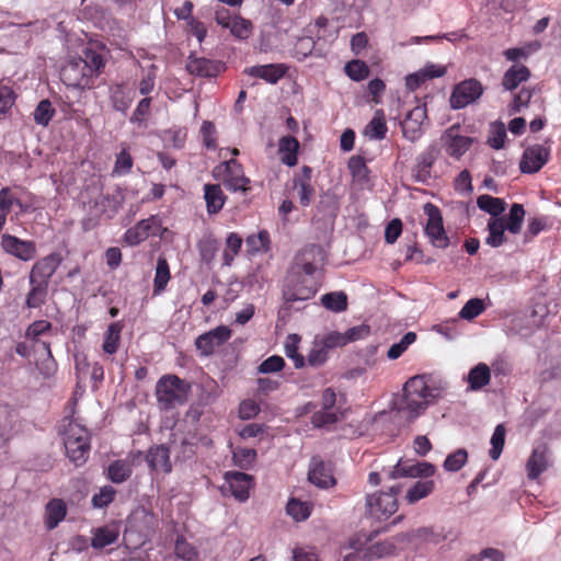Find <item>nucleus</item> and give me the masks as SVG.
I'll return each mask as SVG.
<instances>
[{
    "label": "nucleus",
    "mask_w": 561,
    "mask_h": 561,
    "mask_svg": "<svg viewBox=\"0 0 561 561\" xmlns=\"http://www.w3.org/2000/svg\"><path fill=\"white\" fill-rule=\"evenodd\" d=\"M403 401L399 412L408 421H413L425 409L440 399L446 391V383L425 375L411 377L404 385Z\"/></svg>",
    "instance_id": "f257e3e1"
},
{
    "label": "nucleus",
    "mask_w": 561,
    "mask_h": 561,
    "mask_svg": "<svg viewBox=\"0 0 561 561\" xmlns=\"http://www.w3.org/2000/svg\"><path fill=\"white\" fill-rule=\"evenodd\" d=\"M62 437L66 455L76 466L83 465L90 453V434L75 420L64 419Z\"/></svg>",
    "instance_id": "f03ea898"
},
{
    "label": "nucleus",
    "mask_w": 561,
    "mask_h": 561,
    "mask_svg": "<svg viewBox=\"0 0 561 561\" xmlns=\"http://www.w3.org/2000/svg\"><path fill=\"white\" fill-rule=\"evenodd\" d=\"M191 385L175 375L162 376L156 385L159 408L171 410L183 405L188 398Z\"/></svg>",
    "instance_id": "7ed1b4c3"
},
{
    "label": "nucleus",
    "mask_w": 561,
    "mask_h": 561,
    "mask_svg": "<svg viewBox=\"0 0 561 561\" xmlns=\"http://www.w3.org/2000/svg\"><path fill=\"white\" fill-rule=\"evenodd\" d=\"M401 492L399 485H393L388 492H376L366 495V515L377 522L387 520L398 511L397 496Z\"/></svg>",
    "instance_id": "20e7f679"
},
{
    "label": "nucleus",
    "mask_w": 561,
    "mask_h": 561,
    "mask_svg": "<svg viewBox=\"0 0 561 561\" xmlns=\"http://www.w3.org/2000/svg\"><path fill=\"white\" fill-rule=\"evenodd\" d=\"M318 291L314 278H302L299 273L288 272L284 287L283 298L286 302L305 301L311 299Z\"/></svg>",
    "instance_id": "39448f33"
},
{
    "label": "nucleus",
    "mask_w": 561,
    "mask_h": 561,
    "mask_svg": "<svg viewBox=\"0 0 561 561\" xmlns=\"http://www.w3.org/2000/svg\"><path fill=\"white\" fill-rule=\"evenodd\" d=\"M62 82L70 88L75 89H90L94 84V78L91 70L79 58L70 59L60 71Z\"/></svg>",
    "instance_id": "423d86ee"
},
{
    "label": "nucleus",
    "mask_w": 561,
    "mask_h": 561,
    "mask_svg": "<svg viewBox=\"0 0 561 561\" xmlns=\"http://www.w3.org/2000/svg\"><path fill=\"white\" fill-rule=\"evenodd\" d=\"M424 213L427 215V222L424 228L425 236L433 247L446 249L449 245V238L445 231L439 208L427 203L424 206Z\"/></svg>",
    "instance_id": "0eeeda50"
},
{
    "label": "nucleus",
    "mask_w": 561,
    "mask_h": 561,
    "mask_svg": "<svg viewBox=\"0 0 561 561\" xmlns=\"http://www.w3.org/2000/svg\"><path fill=\"white\" fill-rule=\"evenodd\" d=\"M483 87L477 79H467L458 84L451 91L449 103L454 110H461L474 103L481 98Z\"/></svg>",
    "instance_id": "6e6552de"
},
{
    "label": "nucleus",
    "mask_w": 561,
    "mask_h": 561,
    "mask_svg": "<svg viewBox=\"0 0 561 561\" xmlns=\"http://www.w3.org/2000/svg\"><path fill=\"white\" fill-rule=\"evenodd\" d=\"M215 172L224 173L222 182L229 191L245 193L250 190V179L243 174L241 164L234 159L224 161Z\"/></svg>",
    "instance_id": "1a4fd4ad"
},
{
    "label": "nucleus",
    "mask_w": 561,
    "mask_h": 561,
    "mask_svg": "<svg viewBox=\"0 0 561 561\" xmlns=\"http://www.w3.org/2000/svg\"><path fill=\"white\" fill-rule=\"evenodd\" d=\"M231 336V330L226 325H219L206 333L198 335L195 347L201 356H210L215 350L225 344Z\"/></svg>",
    "instance_id": "9d476101"
},
{
    "label": "nucleus",
    "mask_w": 561,
    "mask_h": 561,
    "mask_svg": "<svg viewBox=\"0 0 561 561\" xmlns=\"http://www.w3.org/2000/svg\"><path fill=\"white\" fill-rule=\"evenodd\" d=\"M440 140L446 153L455 159H460L473 144V138L459 134L458 125L447 128Z\"/></svg>",
    "instance_id": "9b49d317"
},
{
    "label": "nucleus",
    "mask_w": 561,
    "mask_h": 561,
    "mask_svg": "<svg viewBox=\"0 0 561 561\" xmlns=\"http://www.w3.org/2000/svg\"><path fill=\"white\" fill-rule=\"evenodd\" d=\"M550 147L536 144L524 150L519 162L522 173L533 174L538 172L549 160Z\"/></svg>",
    "instance_id": "f8f14e48"
},
{
    "label": "nucleus",
    "mask_w": 561,
    "mask_h": 561,
    "mask_svg": "<svg viewBox=\"0 0 561 561\" xmlns=\"http://www.w3.org/2000/svg\"><path fill=\"white\" fill-rule=\"evenodd\" d=\"M1 249L23 262H28L36 256L35 242L22 240L15 236L4 233L1 236Z\"/></svg>",
    "instance_id": "ddd939ff"
},
{
    "label": "nucleus",
    "mask_w": 561,
    "mask_h": 561,
    "mask_svg": "<svg viewBox=\"0 0 561 561\" xmlns=\"http://www.w3.org/2000/svg\"><path fill=\"white\" fill-rule=\"evenodd\" d=\"M61 261L62 259L59 253H50L36 261L30 272V283L48 286L51 276L61 264Z\"/></svg>",
    "instance_id": "4468645a"
},
{
    "label": "nucleus",
    "mask_w": 561,
    "mask_h": 561,
    "mask_svg": "<svg viewBox=\"0 0 561 561\" xmlns=\"http://www.w3.org/2000/svg\"><path fill=\"white\" fill-rule=\"evenodd\" d=\"M440 149L437 144H431L416 158L413 168V176L416 182L427 183L431 179V170L435 161L438 159Z\"/></svg>",
    "instance_id": "2eb2a0df"
},
{
    "label": "nucleus",
    "mask_w": 561,
    "mask_h": 561,
    "mask_svg": "<svg viewBox=\"0 0 561 561\" xmlns=\"http://www.w3.org/2000/svg\"><path fill=\"white\" fill-rule=\"evenodd\" d=\"M427 119L426 108L415 106L401 122L402 135L405 139L414 142L423 135V124Z\"/></svg>",
    "instance_id": "dca6fc26"
},
{
    "label": "nucleus",
    "mask_w": 561,
    "mask_h": 561,
    "mask_svg": "<svg viewBox=\"0 0 561 561\" xmlns=\"http://www.w3.org/2000/svg\"><path fill=\"white\" fill-rule=\"evenodd\" d=\"M435 473V467L430 462H409L399 461L390 471L387 472L388 479H398L402 477L428 478Z\"/></svg>",
    "instance_id": "f3484780"
},
{
    "label": "nucleus",
    "mask_w": 561,
    "mask_h": 561,
    "mask_svg": "<svg viewBox=\"0 0 561 561\" xmlns=\"http://www.w3.org/2000/svg\"><path fill=\"white\" fill-rule=\"evenodd\" d=\"M160 228V220L156 216L140 220L136 226L126 230L124 241L128 245H137L149 236L156 234Z\"/></svg>",
    "instance_id": "a211bd4d"
},
{
    "label": "nucleus",
    "mask_w": 561,
    "mask_h": 561,
    "mask_svg": "<svg viewBox=\"0 0 561 561\" xmlns=\"http://www.w3.org/2000/svg\"><path fill=\"white\" fill-rule=\"evenodd\" d=\"M308 480L318 488L328 489L336 483L331 466L313 457L308 471Z\"/></svg>",
    "instance_id": "6ab92c4d"
},
{
    "label": "nucleus",
    "mask_w": 561,
    "mask_h": 561,
    "mask_svg": "<svg viewBox=\"0 0 561 561\" xmlns=\"http://www.w3.org/2000/svg\"><path fill=\"white\" fill-rule=\"evenodd\" d=\"M225 481L229 486L231 494L240 502H244L249 499V492L252 488V476L238 472L228 471L225 473Z\"/></svg>",
    "instance_id": "aec40b11"
},
{
    "label": "nucleus",
    "mask_w": 561,
    "mask_h": 561,
    "mask_svg": "<svg viewBox=\"0 0 561 561\" xmlns=\"http://www.w3.org/2000/svg\"><path fill=\"white\" fill-rule=\"evenodd\" d=\"M492 371L497 375L500 374V369L497 366L492 365V369L485 363H478L473 366L468 375L465 377V380L468 383V391H479L485 386H488L491 381Z\"/></svg>",
    "instance_id": "412c9836"
},
{
    "label": "nucleus",
    "mask_w": 561,
    "mask_h": 561,
    "mask_svg": "<svg viewBox=\"0 0 561 561\" xmlns=\"http://www.w3.org/2000/svg\"><path fill=\"white\" fill-rule=\"evenodd\" d=\"M285 64H267L252 66L244 69V73L264 80L270 84H276L287 72Z\"/></svg>",
    "instance_id": "4be33fe9"
},
{
    "label": "nucleus",
    "mask_w": 561,
    "mask_h": 561,
    "mask_svg": "<svg viewBox=\"0 0 561 561\" xmlns=\"http://www.w3.org/2000/svg\"><path fill=\"white\" fill-rule=\"evenodd\" d=\"M549 467V448L546 444L534 447L526 463L527 477L530 480L537 479Z\"/></svg>",
    "instance_id": "5701e85b"
},
{
    "label": "nucleus",
    "mask_w": 561,
    "mask_h": 561,
    "mask_svg": "<svg viewBox=\"0 0 561 561\" xmlns=\"http://www.w3.org/2000/svg\"><path fill=\"white\" fill-rule=\"evenodd\" d=\"M224 69L220 61L210 60L204 57L190 56L186 62V70L198 77H216Z\"/></svg>",
    "instance_id": "b1692460"
},
{
    "label": "nucleus",
    "mask_w": 561,
    "mask_h": 561,
    "mask_svg": "<svg viewBox=\"0 0 561 561\" xmlns=\"http://www.w3.org/2000/svg\"><path fill=\"white\" fill-rule=\"evenodd\" d=\"M146 461L151 470H161L164 473L172 471L170 449L165 445L150 447L146 454Z\"/></svg>",
    "instance_id": "393cba45"
},
{
    "label": "nucleus",
    "mask_w": 561,
    "mask_h": 561,
    "mask_svg": "<svg viewBox=\"0 0 561 561\" xmlns=\"http://www.w3.org/2000/svg\"><path fill=\"white\" fill-rule=\"evenodd\" d=\"M123 201L124 197L119 191L113 195H101L94 202L95 216L113 218L122 207Z\"/></svg>",
    "instance_id": "a878e982"
},
{
    "label": "nucleus",
    "mask_w": 561,
    "mask_h": 561,
    "mask_svg": "<svg viewBox=\"0 0 561 561\" xmlns=\"http://www.w3.org/2000/svg\"><path fill=\"white\" fill-rule=\"evenodd\" d=\"M16 425L18 413L7 405H0V447L15 434Z\"/></svg>",
    "instance_id": "bb28decb"
},
{
    "label": "nucleus",
    "mask_w": 561,
    "mask_h": 561,
    "mask_svg": "<svg viewBox=\"0 0 561 561\" xmlns=\"http://www.w3.org/2000/svg\"><path fill=\"white\" fill-rule=\"evenodd\" d=\"M108 98L115 111L126 114L133 103L134 94L124 84L117 83L110 87Z\"/></svg>",
    "instance_id": "cd10ccee"
},
{
    "label": "nucleus",
    "mask_w": 561,
    "mask_h": 561,
    "mask_svg": "<svg viewBox=\"0 0 561 561\" xmlns=\"http://www.w3.org/2000/svg\"><path fill=\"white\" fill-rule=\"evenodd\" d=\"M294 190L297 191L299 203L307 207L312 202L316 191L311 185V169L302 168V175L294 181Z\"/></svg>",
    "instance_id": "c85d7f7f"
},
{
    "label": "nucleus",
    "mask_w": 561,
    "mask_h": 561,
    "mask_svg": "<svg viewBox=\"0 0 561 561\" xmlns=\"http://www.w3.org/2000/svg\"><path fill=\"white\" fill-rule=\"evenodd\" d=\"M67 515V505L61 499H51L45 506V526L48 530L55 529Z\"/></svg>",
    "instance_id": "c756f323"
},
{
    "label": "nucleus",
    "mask_w": 561,
    "mask_h": 561,
    "mask_svg": "<svg viewBox=\"0 0 561 561\" xmlns=\"http://www.w3.org/2000/svg\"><path fill=\"white\" fill-rule=\"evenodd\" d=\"M204 199L206 202L207 213L215 215L222 209L227 197L219 184H205Z\"/></svg>",
    "instance_id": "7c9ffc66"
},
{
    "label": "nucleus",
    "mask_w": 561,
    "mask_h": 561,
    "mask_svg": "<svg viewBox=\"0 0 561 561\" xmlns=\"http://www.w3.org/2000/svg\"><path fill=\"white\" fill-rule=\"evenodd\" d=\"M529 77L530 71L526 66L522 64H515L511 68H508L504 73L502 79V85L505 90L513 91L522 82L527 81Z\"/></svg>",
    "instance_id": "2f4dec72"
},
{
    "label": "nucleus",
    "mask_w": 561,
    "mask_h": 561,
    "mask_svg": "<svg viewBox=\"0 0 561 561\" xmlns=\"http://www.w3.org/2000/svg\"><path fill=\"white\" fill-rule=\"evenodd\" d=\"M488 237L485 238V243L492 248L501 247L505 241V230L507 228L504 224V218H490L488 222Z\"/></svg>",
    "instance_id": "473e14b6"
},
{
    "label": "nucleus",
    "mask_w": 561,
    "mask_h": 561,
    "mask_svg": "<svg viewBox=\"0 0 561 561\" xmlns=\"http://www.w3.org/2000/svg\"><path fill=\"white\" fill-rule=\"evenodd\" d=\"M387 131L385 113L382 110H377L371 121L366 125L364 135L373 140H381L386 137Z\"/></svg>",
    "instance_id": "72a5a7b5"
},
{
    "label": "nucleus",
    "mask_w": 561,
    "mask_h": 561,
    "mask_svg": "<svg viewBox=\"0 0 561 561\" xmlns=\"http://www.w3.org/2000/svg\"><path fill=\"white\" fill-rule=\"evenodd\" d=\"M478 207L491 215V218H500L506 208L504 199L491 195H481L477 199Z\"/></svg>",
    "instance_id": "f704fd0d"
},
{
    "label": "nucleus",
    "mask_w": 561,
    "mask_h": 561,
    "mask_svg": "<svg viewBox=\"0 0 561 561\" xmlns=\"http://www.w3.org/2000/svg\"><path fill=\"white\" fill-rule=\"evenodd\" d=\"M122 324L119 322H112L104 333V341L102 350L105 354L113 355L117 352L121 343Z\"/></svg>",
    "instance_id": "c9c22d12"
},
{
    "label": "nucleus",
    "mask_w": 561,
    "mask_h": 561,
    "mask_svg": "<svg viewBox=\"0 0 561 561\" xmlns=\"http://www.w3.org/2000/svg\"><path fill=\"white\" fill-rule=\"evenodd\" d=\"M298 140L293 136H285L279 140V151L284 153L282 161L288 167L297 164Z\"/></svg>",
    "instance_id": "e433bc0d"
},
{
    "label": "nucleus",
    "mask_w": 561,
    "mask_h": 561,
    "mask_svg": "<svg viewBox=\"0 0 561 561\" xmlns=\"http://www.w3.org/2000/svg\"><path fill=\"white\" fill-rule=\"evenodd\" d=\"M171 278L170 267L168 261L159 256L156 266L154 279H153V295H160L167 287Z\"/></svg>",
    "instance_id": "4c0bfd02"
},
{
    "label": "nucleus",
    "mask_w": 561,
    "mask_h": 561,
    "mask_svg": "<svg viewBox=\"0 0 561 561\" xmlns=\"http://www.w3.org/2000/svg\"><path fill=\"white\" fill-rule=\"evenodd\" d=\"M118 538V530L115 527H100L93 531L91 546L94 549H102L114 543Z\"/></svg>",
    "instance_id": "58836bf2"
},
{
    "label": "nucleus",
    "mask_w": 561,
    "mask_h": 561,
    "mask_svg": "<svg viewBox=\"0 0 561 561\" xmlns=\"http://www.w3.org/2000/svg\"><path fill=\"white\" fill-rule=\"evenodd\" d=\"M133 473L131 465L127 460H115L107 468V478L113 483L125 482Z\"/></svg>",
    "instance_id": "ea45409f"
},
{
    "label": "nucleus",
    "mask_w": 561,
    "mask_h": 561,
    "mask_svg": "<svg viewBox=\"0 0 561 561\" xmlns=\"http://www.w3.org/2000/svg\"><path fill=\"white\" fill-rule=\"evenodd\" d=\"M321 305L332 311L342 312L347 309V296L344 291H332L321 296Z\"/></svg>",
    "instance_id": "a19ab883"
},
{
    "label": "nucleus",
    "mask_w": 561,
    "mask_h": 561,
    "mask_svg": "<svg viewBox=\"0 0 561 561\" xmlns=\"http://www.w3.org/2000/svg\"><path fill=\"white\" fill-rule=\"evenodd\" d=\"M300 336L298 334H289L285 341V355L294 362L297 369L305 367L306 358L298 353Z\"/></svg>",
    "instance_id": "79ce46f5"
},
{
    "label": "nucleus",
    "mask_w": 561,
    "mask_h": 561,
    "mask_svg": "<svg viewBox=\"0 0 561 561\" xmlns=\"http://www.w3.org/2000/svg\"><path fill=\"white\" fill-rule=\"evenodd\" d=\"M524 217L525 210L523 205L513 204L511 206L508 215L503 217L507 231L513 234L519 233L524 221Z\"/></svg>",
    "instance_id": "37998d69"
},
{
    "label": "nucleus",
    "mask_w": 561,
    "mask_h": 561,
    "mask_svg": "<svg viewBox=\"0 0 561 561\" xmlns=\"http://www.w3.org/2000/svg\"><path fill=\"white\" fill-rule=\"evenodd\" d=\"M30 290L26 295L25 305L28 309H36L42 307L48 295V286L37 283H30Z\"/></svg>",
    "instance_id": "c03bdc74"
},
{
    "label": "nucleus",
    "mask_w": 561,
    "mask_h": 561,
    "mask_svg": "<svg viewBox=\"0 0 561 561\" xmlns=\"http://www.w3.org/2000/svg\"><path fill=\"white\" fill-rule=\"evenodd\" d=\"M79 59H81V61L87 65V68L91 70L94 79L101 73L105 66V60L102 54L98 53L93 48H85L83 50V56L79 57Z\"/></svg>",
    "instance_id": "a18cd8bd"
},
{
    "label": "nucleus",
    "mask_w": 561,
    "mask_h": 561,
    "mask_svg": "<svg viewBox=\"0 0 561 561\" xmlns=\"http://www.w3.org/2000/svg\"><path fill=\"white\" fill-rule=\"evenodd\" d=\"M312 511V505L309 502H302L298 499H290L286 506V512L296 522L306 520Z\"/></svg>",
    "instance_id": "49530a36"
},
{
    "label": "nucleus",
    "mask_w": 561,
    "mask_h": 561,
    "mask_svg": "<svg viewBox=\"0 0 561 561\" xmlns=\"http://www.w3.org/2000/svg\"><path fill=\"white\" fill-rule=\"evenodd\" d=\"M433 491V480L417 481L412 488L408 490L405 499L408 503L414 504L417 501L428 496Z\"/></svg>",
    "instance_id": "de8ad7c7"
},
{
    "label": "nucleus",
    "mask_w": 561,
    "mask_h": 561,
    "mask_svg": "<svg viewBox=\"0 0 561 561\" xmlns=\"http://www.w3.org/2000/svg\"><path fill=\"white\" fill-rule=\"evenodd\" d=\"M403 536L410 541L419 540L432 543H439L445 538L440 533H436L432 527H421Z\"/></svg>",
    "instance_id": "09e8293b"
},
{
    "label": "nucleus",
    "mask_w": 561,
    "mask_h": 561,
    "mask_svg": "<svg viewBox=\"0 0 561 561\" xmlns=\"http://www.w3.org/2000/svg\"><path fill=\"white\" fill-rule=\"evenodd\" d=\"M229 30L233 37L244 41L251 36L253 24L250 20L240 15H233V21L230 23Z\"/></svg>",
    "instance_id": "8fccbe9b"
},
{
    "label": "nucleus",
    "mask_w": 561,
    "mask_h": 561,
    "mask_svg": "<svg viewBox=\"0 0 561 561\" xmlns=\"http://www.w3.org/2000/svg\"><path fill=\"white\" fill-rule=\"evenodd\" d=\"M344 71L350 79L356 82L363 81L369 76V67L365 61L359 59H353L346 62Z\"/></svg>",
    "instance_id": "3c124183"
},
{
    "label": "nucleus",
    "mask_w": 561,
    "mask_h": 561,
    "mask_svg": "<svg viewBox=\"0 0 561 561\" xmlns=\"http://www.w3.org/2000/svg\"><path fill=\"white\" fill-rule=\"evenodd\" d=\"M245 243L252 253L267 251L271 243L270 233L266 230H261L256 234H250L247 237Z\"/></svg>",
    "instance_id": "603ef678"
},
{
    "label": "nucleus",
    "mask_w": 561,
    "mask_h": 561,
    "mask_svg": "<svg viewBox=\"0 0 561 561\" xmlns=\"http://www.w3.org/2000/svg\"><path fill=\"white\" fill-rule=\"evenodd\" d=\"M506 139V128L502 122H495L491 125L489 136H488V145L493 149H501L504 147Z\"/></svg>",
    "instance_id": "864d4df0"
},
{
    "label": "nucleus",
    "mask_w": 561,
    "mask_h": 561,
    "mask_svg": "<svg viewBox=\"0 0 561 561\" xmlns=\"http://www.w3.org/2000/svg\"><path fill=\"white\" fill-rule=\"evenodd\" d=\"M505 433L506 430L503 424L496 425L490 440V457L492 460H497L502 454L505 444Z\"/></svg>",
    "instance_id": "5fc2aeb1"
},
{
    "label": "nucleus",
    "mask_w": 561,
    "mask_h": 561,
    "mask_svg": "<svg viewBox=\"0 0 561 561\" xmlns=\"http://www.w3.org/2000/svg\"><path fill=\"white\" fill-rule=\"evenodd\" d=\"M485 309L484 301L480 298L469 299L459 311V317L463 320L471 321L480 316Z\"/></svg>",
    "instance_id": "6e6d98bb"
},
{
    "label": "nucleus",
    "mask_w": 561,
    "mask_h": 561,
    "mask_svg": "<svg viewBox=\"0 0 561 561\" xmlns=\"http://www.w3.org/2000/svg\"><path fill=\"white\" fill-rule=\"evenodd\" d=\"M329 351L316 337L306 362L309 366L319 367L328 360Z\"/></svg>",
    "instance_id": "4d7b16f0"
},
{
    "label": "nucleus",
    "mask_w": 561,
    "mask_h": 561,
    "mask_svg": "<svg viewBox=\"0 0 561 561\" xmlns=\"http://www.w3.org/2000/svg\"><path fill=\"white\" fill-rule=\"evenodd\" d=\"M416 341V334L414 332H407L398 343H393L387 352L389 359L399 358L408 347Z\"/></svg>",
    "instance_id": "13d9d810"
},
{
    "label": "nucleus",
    "mask_w": 561,
    "mask_h": 561,
    "mask_svg": "<svg viewBox=\"0 0 561 561\" xmlns=\"http://www.w3.org/2000/svg\"><path fill=\"white\" fill-rule=\"evenodd\" d=\"M468 459V453L463 448L449 454L444 461V469L448 472H457L460 470Z\"/></svg>",
    "instance_id": "bf43d9fd"
},
{
    "label": "nucleus",
    "mask_w": 561,
    "mask_h": 561,
    "mask_svg": "<svg viewBox=\"0 0 561 561\" xmlns=\"http://www.w3.org/2000/svg\"><path fill=\"white\" fill-rule=\"evenodd\" d=\"M55 114V110L48 100H43L36 106L33 116L36 124L47 126Z\"/></svg>",
    "instance_id": "052dcab7"
},
{
    "label": "nucleus",
    "mask_w": 561,
    "mask_h": 561,
    "mask_svg": "<svg viewBox=\"0 0 561 561\" xmlns=\"http://www.w3.org/2000/svg\"><path fill=\"white\" fill-rule=\"evenodd\" d=\"M340 420V415L336 411L322 409L314 412L311 416V423L314 427L321 428L331 424L336 423Z\"/></svg>",
    "instance_id": "680f3d73"
},
{
    "label": "nucleus",
    "mask_w": 561,
    "mask_h": 561,
    "mask_svg": "<svg viewBox=\"0 0 561 561\" xmlns=\"http://www.w3.org/2000/svg\"><path fill=\"white\" fill-rule=\"evenodd\" d=\"M218 241L215 238L208 237L203 239L198 243V250L202 261H204L205 263H210L218 251Z\"/></svg>",
    "instance_id": "e2e57ef3"
},
{
    "label": "nucleus",
    "mask_w": 561,
    "mask_h": 561,
    "mask_svg": "<svg viewBox=\"0 0 561 561\" xmlns=\"http://www.w3.org/2000/svg\"><path fill=\"white\" fill-rule=\"evenodd\" d=\"M16 95L9 85L0 83V117L5 116L15 103Z\"/></svg>",
    "instance_id": "0e129e2a"
},
{
    "label": "nucleus",
    "mask_w": 561,
    "mask_h": 561,
    "mask_svg": "<svg viewBox=\"0 0 561 561\" xmlns=\"http://www.w3.org/2000/svg\"><path fill=\"white\" fill-rule=\"evenodd\" d=\"M131 167H133V158L126 149H123L116 156L115 164L113 168V174L125 175L130 172Z\"/></svg>",
    "instance_id": "69168bd1"
},
{
    "label": "nucleus",
    "mask_w": 561,
    "mask_h": 561,
    "mask_svg": "<svg viewBox=\"0 0 561 561\" xmlns=\"http://www.w3.org/2000/svg\"><path fill=\"white\" fill-rule=\"evenodd\" d=\"M116 491L111 485H105L100 489L92 497V504L94 507L103 508L111 504L114 500Z\"/></svg>",
    "instance_id": "338daca9"
},
{
    "label": "nucleus",
    "mask_w": 561,
    "mask_h": 561,
    "mask_svg": "<svg viewBox=\"0 0 561 561\" xmlns=\"http://www.w3.org/2000/svg\"><path fill=\"white\" fill-rule=\"evenodd\" d=\"M174 551L184 561H194L197 558L195 548L182 537L176 539Z\"/></svg>",
    "instance_id": "774afa93"
}]
</instances>
